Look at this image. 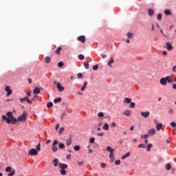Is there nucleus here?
Instances as JSON below:
<instances>
[{"label":"nucleus","instance_id":"1","mask_svg":"<svg viewBox=\"0 0 176 176\" xmlns=\"http://www.w3.org/2000/svg\"><path fill=\"white\" fill-rule=\"evenodd\" d=\"M106 151H107V152H109V157L111 159V163H113V157H115L113 152H115V149H113L111 146H108L106 148Z\"/></svg>","mask_w":176,"mask_h":176},{"label":"nucleus","instance_id":"2","mask_svg":"<svg viewBox=\"0 0 176 176\" xmlns=\"http://www.w3.org/2000/svg\"><path fill=\"white\" fill-rule=\"evenodd\" d=\"M27 111H23V113L18 118V122L24 123L27 120Z\"/></svg>","mask_w":176,"mask_h":176},{"label":"nucleus","instance_id":"3","mask_svg":"<svg viewBox=\"0 0 176 176\" xmlns=\"http://www.w3.org/2000/svg\"><path fill=\"white\" fill-rule=\"evenodd\" d=\"M57 145H58V141H57V140H55L52 143V145L51 147L52 151L53 152H57V151H58V147H57Z\"/></svg>","mask_w":176,"mask_h":176},{"label":"nucleus","instance_id":"4","mask_svg":"<svg viewBox=\"0 0 176 176\" xmlns=\"http://www.w3.org/2000/svg\"><path fill=\"white\" fill-rule=\"evenodd\" d=\"M28 155L30 156H36L38 155V151L35 148H32L29 151Z\"/></svg>","mask_w":176,"mask_h":176},{"label":"nucleus","instance_id":"5","mask_svg":"<svg viewBox=\"0 0 176 176\" xmlns=\"http://www.w3.org/2000/svg\"><path fill=\"white\" fill-rule=\"evenodd\" d=\"M24 101H26V102H28V104H32V101L31 100H30V98H28V96H25L24 98H21L20 99V102L23 103L24 102Z\"/></svg>","mask_w":176,"mask_h":176},{"label":"nucleus","instance_id":"6","mask_svg":"<svg viewBox=\"0 0 176 176\" xmlns=\"http://www.w3.org/2000/svg\"><path fill=\"white\" fill-rule=\"evenodd\" d=\"M54 85H56L58 91H64V87L61 86V83L54 81Z\"/></svg>","mask_w":176,"mask_h":176},{"label":"nucleus","instance_id":"7","mask_svg":"<svg viewBox=\"0 0 176 176\" xmlns=\"http://www.w3.org/2000/svg\"><path fill=\"white\" fill-rule=\"evenodd\" d=\"M5 91L7 92L8 97H9V96H10V94H12V89H10V86H6Z\"/></svg>","mask_w":176,"mask_h":176},{"label":"nucleus","instance_id":"8","mask_svg":"<svg viewBox=\"0 0 176 176\" xmlns=\"http://www.w3.org/2000/svg\"><path fill=\"white\" fill-rule=\"evenodd\" d=\"M77 40L82 42V43H85L86 42V37L85 36H80L77 38Z\"/></svg>","mask_w":176,"mask_h":176},{"label":"nucleus","instance_id":"9","mask_svg":"<svg viewBox=\"0 0 176 176\" xmlns=\"http://www.w3.org/2000/svg\"><path fill=\"white\" fill-rule=\"evenodd\" d=\"M141 115L142 118H148L151 115V113L149 111H142Z\"/></svg>","mask_w":176,"mask_h":176},{"label":"nucleus","instance_id":"10","mask_svg":"<svg viewBox=\"0 0 176 176\" xmlns=\"http://www.w3.org/2000/svg\"><path fill=\"white\" fill-rule=\"evenodd\" d=\"M166 49L167 50H168L169 52L173 50V49H174V47H173V45H171V43L170 42H166Z\"/></svg>","mask_w":176,"mask_h":176},{"label":"nucleus","instance_id":"11","mask_svg":"<svg viewBox=\"0 0 176 176\" xmlns=\"http://www.w3.org/2000/svg\"><path fill=\"white\" fill-rule=\"evenodd\" d=\"M160 85H162V86H166V85H167V80L166 79V78H162L160 79Z\"/></svg>","mask_w":176,"mask_h":176},{"label":"nucleus","instance_id":"12","mask_svg":"<svg viewBox=\"0 0 176 176\" xmlns=\"http://www.w3.org/2000/svg\"><path fill=\"white\" fill-rule=\"evenodd\" d=\"M59 167H60V170H65V168H68V165L66 164L60 163Z\"/></svg>","mask_w":176,"mask_h":176},{"label":"nucleus","instance_id":"13","mask_svg":"<svg viewBox=\"0 0 176 176\" xmlns=\"http://www.w3.org/2000/svg\"><path fill=\"white\" fill-rule=\"evenodd\" d=\"M155 14V11L152 8H149L148 10V15L150 16V17H152Z\"/></svg>","mask_w":176,"mask_h":176},{"label":"nucleus","instance_id":"14","mask_svg":"<svg viewBox=\"0 0 176 176\" xmlns=\"http://www.w3.org/2000/svg\"><path fill=\"white\" fill-rule=\"evenodd\" d=\"M155 133H156V130H155V129H151L148 131V135H154Z\"/></svg>","mask_w":176,"mask_h":176},{"label":"nucleus","instance_id":"15","mask_svg":"<svg viewBox=\"0 0 176 176\" xmlns=\"http://www.w3.org/2000/svg\"><path fill=\"white\" fill-rule=\"evenodd\" d=\"M132 100L130 98H125L124 99V104H131Z\"/></svg>","mask_w":176,"mask_h":176},{"label":"nucleus","instance_id":"16","mask_svg":"<svg viewBox=\"0 0 176 176\" xmlns=\"http://www.w3.org/2000/svg\"><path fill=\"white\" fill-rule=\"evenodd\" d=\"M10 120H11V122L12 124H16V123H17V122H19V120L14 118V117H11Z\"/></svg>","mask_w":176,"mask_h":176},{"label":"nucleus","instance_id":"17","mask_svg":"<svg viewBox=\"0 0 176 176\" xmlns=\"http://www.w3.org/2000/svg\"><path fill=\"white\" fill-rule=\"evenodd\" d=\"M165 168L166 170H167V171H170V170H171V164L170 163L166 164L165 166Z\"/></svg>","mask_w":176,"mask_h":176},{"label":"nucleus","instance_id":"18","mask_svg":"<svg viewBox=\"0 0 176 176\" xmlns=\"http://www.w3.org/2000/svg\"><path fill=\"white\" fill-rule=\"evenodd\" d=\"M131 112L130 111V110H125L123 112V115H125V116H130Z\"/></svg>","mask_w":176,"mask_h":176},{"label":"nucleus","instance_id":"19","mask_svg":"<svg viewBox=\"0 0 176 176\" xmlns=\"http://www.w3.org/2000/svg\"><path fill=\"white\" fill-rule=\"evenodd\" d=\"M71 144H72V140H71V138H68L66 140V145L67 146H69L71 145Z\"/></svg>","mask_w":176,"mask_h":176},{"label":"nucleus","instance_id":"20","mask_svg":"<svg viewBox=\"0 0 176 176\" xmlns=\"http://www.w3.org/2000/svg\"><path fill=\"white\" fill-rule=\"evenodd\" d=\"M163 127V124L160 123V124H157L156 125V129L157 130V131H160V130Z\"/></svg>","mask_w":176,"mask_h":176},{"label":"nucleus","instance_id":"21","mask_svg":"<svg viewBox=\"0 0 176 176\" xmlns=\"http://www.w3.org/2000/svg\"><path fill=\"white\" fill-rule=\"evenodd\" d=\"M129 156H130V152L126 153V154H124L122 157V160H124V159H126V157H129Z\"/></svg>","mask_w":176,"mask_h":176},{"label":"nucleus","instance_id":"22","mask_svg":"<svg viewBox=\"0 0 176 176\" xmlns=\"http://www.w3.org/2000/svg\"><path fill=\"white\" fill-rule=\"evenodd\" d=\"M52 163L55 167H57L58 166V160L57 158L54 159Z\"/></svg>","mask_w":176,"mask_h":176},{"label":"nucleus","instance_id":"23","mask_svg":"<svg viewBox=\"0 0 176 176\" xmlns=\"http://www.w3.org/2000/svg\"><path fill=\"white\" fill-rule=\"evenodd\" d=\"M113 64V58H111V59L109 60V61L107 63V65L110 67H112V65Z\"/></svg>","mask_w":176,"mask_h":176},{"label":"nucleus","instance_id":"24","mask_svg":"<svg viewBox=\"0 0 176 176\" xmlns=\"http://www.w3.org/2000/svg\"><path fill=\"white\" fill-rule=\"evenodd\" d=\"M63 50V48L61 47H58L56 50L55 53L56 54H60V52Z\"/></svg>","mask_w":176,"mask_h":176},{"label":"nucleus","instance_id":"25","mask_svg":"<svg viewBox=\"0 0 176 176\" xmlns=\"http://www.w3.org/2000/svg\"><path fill=\"white\" fill-rule=\"evenodd\" d=\"M34 94H39V93H41V89H39L38 87H36L34 89Z\"/></svg>","mask_w":176,"mask_h":176},{"label":"nucleus","instance_id":"26","mask_svg":"<svg viewBox=\"0 0 176 176\" xmlns=\"http://www.w3.org/2000/svg\"><path fill=\"white\" fill-rule=\"evenodd\" d=\"M59 149H64L65 148V144L62 142H60L58 144Z\"/></svg>","mask_w":176,"mask_h":176},{"label":"nucleus","instance_id":"27","mask_svg":"<svg viewBox=\"0 0 176 176\" xmlns=\"http://www.w3.org/2000/svg\"><path fill=\"white\" fill-rule=\"evenodd\" d=\"M6 116L12 119V118H13V113L12 111H8L7 112Z\"/></svg>","mask_w":176,"mask_h":176},{"label":"nucleus","instance_id":"28","mask_svg":"<svg viewBox=\"0 0 176 176\" xmlns=\"http://www.w3.org/2000/svg\"><path fill=\"white\" fill-rule=\"evenodd\" d=\"M102 129L103 130H106L107 131V130H109V125H108L107 123H105Z\"/></svg>","mask_w":176,"mask_h":176},{"label":"nucleus","instance_id":"29","mask_svg":"<svg viewBox=\"0 0 176 176\" xmlns=\"http://www.w3.org/2000/svg\"><path fill=\"white\" fill-rule=\"evenodd\" d=\"M151 149H152V144H148L146 146V151L150 152Z\"/></svg>","mask_w":176,"mask_h":176},{"label":"nucleus","instance_id":"30","mask_svg":"<svg viewBox=\"0 0 176 176\" xmlns=\"http://www.w3.org/2000/svg\"><path fill=\"white\" fill-rule=\"evenodd\" d=\"M86 86H87V81L84 82V85L81 87V91H85Z\"/></svg>","mask_w":176,"mask_h":176},{"label":"nucleus","instance_id":"31","mask_svg":"<svg viewBox=\"0 0 176 176\" xmlns=\"http://www.w3.org/2000/svg\"><path fill=\"white\" fill-rule=\"evenodd\" d=\"M164 14L166 16H170L171 14V11L170 10H165Z\"/></svg>","mask_w":176,"mask_h":176},{"label":"nucleus","instance_id":"32","mask_svg":"<svg viewBox=\"0 0 176 176\" xmlns=\"http://www.w3.org/2000/svg\"><path fill=\"white\" fill-rule=\"evenodd\" d=\"M166 82H168L169 83H173V80L171 79L170 76H166Z\"/></svg>","mask_w":176,"mask_h":176},{"label":"nucleus","instance_id":"33","mask_svg":"<svg viewBox=\"0 0 176 176\" xmlns=\"http://www.w3.org/2000/svg\"><path fill=\"white\" fill-rule=\"evenodd\" d=\"M60 173L61 174V175H65V174H67V170H65V169H60Z\"/></svg>","mask_w":176,"mask_h":176},{"label":"nucleus","instance_id":"34","mask_svg":"<svg viewBox=\"0 0 176 176\" xmlns=\"http://www.w3.org/2000/svg\"><path fill=\"white\" fill-rule=\"evenodd\" d=\"M50 60H51V58H50V56H46V57L45 58V63H46L47 64H49V63H50Z\"/></svg>","mask_w":176,"mask_h":176},{"label":"nucleus","instance_id":"35","mask_svg":"<svg viewBox=\"0 0 176 176\" xmlns=\"http://www.w3.org/2000/svg\"><path fill=\"white\" fill-rule=\"evenodd\" d=\"M61 101V98H57L54 100V104H57V102H60Z\"/></svg>","mask_w":176,"mask_h":176},{"label":"nucleus","instance_id":"36","mask_svg":"<svg viewBox=\"0 0 176 176\" xmlns=\"http://www.w3.org/2000/svg\"><path fill=\"white\" fill-rule=\"evenodd\" d=\"M162 17H163V15L162 14H158L157 19L159 21H162Z\"/></svg>","mask_w":176,"mask_h":176},{"label":"nucleus","instance_id":"37","mask_svg":"<svg viewBox=\"0 0 176 176\" xmlns=\"http://www.w3.org/2000/svg\"><path fill=\"white\" fill-rule=\"evenodd\" d=\"M84 67L86 69H89V62H84Z\"/></svg>","mask_w":176,"mask_h":176},{"label":"nucleus","instance_id":"38","mask_svg":"<svg viewBox=\"0 0 176 176\" xmlns=\"http://www.w3.org/2000/svg\"><path fill=\"white\" fill-rule=\"evenodd\" d=\"M127 38H129V39L133 38V33H131V32H128V33H127Z\"/></svg>","mask_w":176,"mask_h":176},{"label":"nucleus","instance_id":"39","mask_svg":"<svg viewBox=\"0 0 176 176\" xmlns=\"http://www.w3.org/2000/svg\"><path fill=\"white\" fill-rule=\"evenodd\" d=\"M36 148L38 151V152H40V151H41V143H38V145H36Z\"/></svg>","mask_w":176,"mask_h":176},{"label":"nucleus","instance_id":"40","mask_svg":"<svg viewBox=\"0 0 176 176\" xmlns=\"http://www.w3.org/2000/svg\"><path fill=\"white\" fill-rule=\"evenodd\" d=\"M63 131H64V127L60 128V129L58 131V134H60V135H61V134H63Z\"/></svg>","mask_w":176,"mask_h":176},{"label":"nucleus","instance_id":"41","mask_svg":"<svg viewBox=\"0 0 176 176\" xmlns=\"http://www.w3.org/2000/svg\"><path fill=\"white\" fill-rule=\"evenodd\" d=\"M52 107H53V102H48L47 104V107L52 108Z\"/></svg>","mask_w":176,"mask_h":176},{"label":"nucleus","instance_id":"42","mask_svg":"<svg viewBox=\"0 0 176 176\" xmlns=\"http://www.w3.org/2000/svg\"><path fill=\"white\" fill-rule=\"evenodd\" d=\"M77 78H78V79H82V78H83V74H82V73H78L77 74Z\"/></svg>","mask_w":176,"mask_h":176},{"label":"nucleus","instance_id":"43","mask_svg":"<svg viewBox=\"0 0 176 176\" xmlns=\"http://www.w3.org/2000/svg\"><path fill=\"white\" fill-rule=\"evenodd\" d=\"M11 170H12V167H10V166H8V167L6 168V173H10Z\"/></svg>","mask_w":176,"mask_h":176},{"label":"nucleus","instance_id":"44","mask_svg":"<svg viewBox=\"0 0 176 176\" xmlns=\"http://www.w3.org/2000/svg\"><path fill=\"white\" fill-rule=\"evenodd\" d=\"M138 148H143L144 149H145V148H146V146H145V144H140L138 145Z\"/></svg>","mask_w":176,"mask_h":176},{"label":"nucleus","instance_id":"45","mask_svg":"<svg viewBox=\"0 0 176 176\" xmlns=\"http://www.w3.org/2000/svg\"><path fill=\"white\" fill-rule=\"evenodd\" d=\"M94 141H96V139L94 138H91L89 139L90 144H94Z\"/></svg>","mask_w":176,"mask_h":176},{"label":"nucleus","instance_id":"46","mask_svg":"<svg viewBox=\"0 0 176 176\" xmlns=\"http://www.w3.org/2000/svg\"><path fill=\"white\" fill-rule=\"evenodd\" d=\"M16 171L13 170L11 173H8V176H13L14 175Z\"/></svg>","mask_w":176,"mask_h":176},{"label":"nucleus","instance_id":"47","mask_svg":"<svg viewBox=\"0 0 176 176\" xmlns=\"http://www.w3.org/2000/svg\"><path fill=\"white\" fill-rule=\"evenodd\" d=\"M168 113L169 115H173L174 113V109L172 108L169 109Z\"/></svg>","mask_w":176,"mask_h":176},{"label":"nucleus","instance_id":"48","mask_svg":"<svg viewBox=\"0 0 176 176\" xmlns=\"http://www.w3.org/2000/svg\"><path fill=\"white\" fill-rule=\"evenodd\" d=\"M98 116L99 118H104V113H102V112L98 113Z\"/></svg>","mask_w":176,"mask_h":176},{"label":"nucleus","instance_id":"49","mask_svg":"<svg viewBox=\"0 0 176 176\" xmlns=\"http://www.w3.org/2000/svg\"><path fill=\"white\" fill-rule=\"evenodd\" d=\"M74 151H79L80 149V146H74Z\"/></svg>","mask_w":176,"mask_h":176},{"label":"nucleus","instance_id":"50","mask_svg":"<svg viewBox=\"0 0 176 176\" xmlns=\"http://www.w3.org/2000/svg\"><path fill=\"white\" fill-rule=\"evenodd\" d=\"M130 108H135V103L131 102Z\"/></svg>","mask_w":176,"mask_h":176},{"label":"nucleus","instance_id":"51","mask_svg":"<svg viewBox=\"0 0 176 176\" xmlns=\"http://www.w3.org/2000/svg\"><path fill=\"white\" fill-rule=\"evenodd\" d=\"M92 68L94 71H97L98 69V65H94Z\"/></svg>","mask_w":176,"mask_h":176},{"label":"nucleus","instance_id":"52","mask_svg":"<svg viewBox=\"0 0 176 176\" xmlns=\"http://www.w3.org/2000/svg\"><path fill=\"white\" fill-rule=\"evenodd\" d=\"M78 58H79V60H85V56L80 54L78 56Z\"/></svg>","mask_w":176,"mask_h":176},{"label":"nucleus","instance_id":"53","mask_svg":"<svg viewBox=\"0 0 176 176\" xmlns=\"http://www.w3.org/2000/svg\"><path fill=\"white\" fill-rule=\"evenodd\" d=\"M63 65H64V63L63 62H59L58 63V67H59L60 68H61V67H63Z\"/></svg>","mask_w":176,"mask_h":176},{"label":"nucleus","instance_id":"54","mask_svg":"<svg viewBox=\"0 0 176 176\" xmlns=\"http://www.w3.org/2000/svg\"><path fill=\"white\" fill-rule=\"evenodd\" d=\"M6 120V123H8V124H10V123L12 122V120L10 119V118H7Z\"/></svg>","mask_w":176,"mask_h":176},{"label":"nucleus","instance_id":"55","mask_svg":"<svg viewBox=\"0 0 176 176\" xmlns=\"http://www.w3.org/2000/svg\"><path fill=\"white\" fill-rule=\"evenodd\" d=\"M170 126H171V127H176V123H175V122H170Z\"/></svg>","mask_w":176,"mask_h":176},{"label":"nucleus","instance_id":"56","mask_svg":"<svg viewBox=\"0 0 176 176\" xmlns=\"http://www.w3.org/2000/svg\"><path fill=\"white\" fill-rule=\"evenodd\" d=\"M100 167H101L102 168H105V167H107V164H104V163H102V164H100Z\"/></svg>","mask_w":176,"mask_h":176},{"label":"nucleus","instance_id":"57","mask_svg":"<svg viewBox=\"0 0 176 176\" xmlns=\"http://www.w3.org/2000/svg\"><path fill=\"white\" fill-rule=\"evenodd\" d=\"M78 166H83V161H78Z\"/></svg>","mask_w":176,"mask_h":176},{"label":"nucleus","instance_id":"58","mask_svg":"<svg viewBox=\"0 0 176 176\" xmlns=\"http://www.w3.org/2000/svg\"><path fill=\"white\" fill-rule=\"evenodd\" d=\"M115 164H116L117 166H119V164H120V160H116V162H115Z\"/></svg>","mask_w":176,"mask_h":176},{"label":"nucleus","instance_id":"59","mask_svg":"<svg viewBox=\"0 0 176 176\" xmlns=\"http://www.w3.org/2000/svg\"><path fill=\"white\" fill-rule=\"evenodd\" d=\"M111 127H116V123H115V122H111Z\"/></svg>","mask_w":176,"mask_h":176},{"label":"nucleus","instance_id":"60","mask_svg":"<svg viewBox=\"0 0 176 176\" xmlns=\"http://www.w3.org/2000/svg\"><path fill=\"white\" fill-rule=\"evenodd\" d=\"M148 137H149V134L148 133L144 135V140H148Z\"/></svg>","mask_w":176,"mask_h":176},{"label":"nucleus","instance_id":"61","mask_svg":"<svg viewBox=\"0 0 176 176\" xmlns=\"http://www.w3.org/2000/svg\"><path fill=\"white\" fill-rule=\"evenodd\" d=\"M102 58H107V54H101Z\"/></svg>","mask_w":176,"mask_h":176},{"label":"nucleus","instance_id":"62","mask_svg":"<svg viewBox=\"0 0 176 176\" xmlns=\"http://www.w3.org/2000/svg\"><path fill=\"white\" fill-rule=\"evenodd\" d=\"M172 71H173V72H176V65L173 67Z\"/></svg>","mask_w":176,"mask_h":176},{"label":"nucleus","instance_id":"63","mask_svg":"<svg viewBox=\"0 0 176 176\" xmlns=\"http://www.w3.org/2000/svg\"><path fill=\"white\" fill-rule=\"evenodd\" d=\"M66 158L68 160H71V154H69L66 156Z\"/></svg>","mask_w":176,"mask_h":176},{"label":"nucleus","instance_id":"64","mask_svg":"<svg viewBox=\"0 0 176 176\" xmlns=\"http://www.w3.org/2000/svg\"><path fill=\"white\" fill-rule=\"evenodd\" d=\"M98 137H102L104 135V133H99L97 134Z\"/></svg>","mask_w":176,"mask_h":176}]
</instances>
